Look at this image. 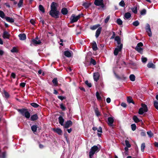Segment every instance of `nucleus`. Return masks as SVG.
<instances>
[{
	"label": "nucleus",
	"mask_w": 158,
	"mask_h": 158,
	"mask_svg": "<svg viewBox=\"0 0 158 158\" xmlns=\"http://www.w3.org/2000/svg\"><path fill=\"white\" fill-rule=\"evenodd\" d=\"M100 150V148L97 146H94L90 149L89 152V157L92 158L95 152H98Z\"/></svg>",
	"instance_id": "obj_1"
},
{
	"label": "nucleus",
	"mask_w": 158,
	"mask_h": 158,
	"mask_svg": "<svg viewBox=\"0 0 158 158\" xmlns=\"http://www.w3.org/2000/svg\"><path fill=\"white\" fill-rule=\"evenodd\" d=\"M141 106L142 107L139 109V114H142L148 111L147 107L145 104L142 103Z\"/></svg>",
	"instance_id": "obj_2"
},
{
	"label": "nucleus",
	"mask_w": 158,
	"mask_h": 158,
	"mask_svg": "<svg viewBox=\"0 0 158 158\" xmlns=\"http://www.w3.org/2000/svg\"><path fill=\"white\" fill-rule=\"evenodd\" d=\"M81 17V15H79L77 16H75L74 14L72 15L70 18V23H74L77 21L78 19Z\"/></svg>",
	"instance_id": "obj_3"
},
{
	"label": "nucleus",
	"mask_w": 158,
	"mask_h": 158,
	"mask_svg": "<svg viewBox=\"0 0 158 158\" xmlns=\"http://www.w3.org/2000/svg\"><path fill=\"white\" fill-rule=\"evenodd\" d=\"M59 11L57 10H51L49 14L52 17L55 18H58L59 17Z\"/></svg>",
	"instance_id": "obj_4"
},
{
	"label": "nucleus",
	"mask_w": 158,
	"mask_h": 158,
	"mask_svg": "<svg viewBox=\"0 0 158 158\" xmlns=\"http://www.w3.org/2000/svg\"><path fill=\"white\" fill-rule=\"evenodd\" d=\"M143 45V44L141 42L138 43L135 48V49L139 53L142 54L143 49L141 48V47H142Z\"/></svg>",
	"instance_id": "obj_5"
},
{
	"label": "nucleus",
	"mask_w": 158,
	"mask_h": 158,
	"mask_svg": "<svg viewBox=\"0 0 158 158\" xmlns=\"http://www.w3.org/2000/svg\"><path fill=\"white\" fill-rule=\"evenodd\" d=\"M123 48V45L118 46L115 48L114 51V54L115 56H117L118 52H121Z\"/></svg>",
	"instance_id": "obj_6"
},
{
	"label": "nucleus",
	"mask_w": 158,
	"mask_h": 158,
	"mask_svg": "<svg viewBox=\"0 0 158 158\" xmlns=\"http://www.w3.org/2000/svg\"><path fill=\"white\" fill-rule=\"evenodd\" d=\"M145 30L146 32L148 33V35L150 37L152 36V33L151 31L150 26L148 23H147L146 24V26L145 27Z\"/></svg>",
	"instance_id": "obj_7"
},
{
	"label": "nucleus",
	"mask_w": 158,
	"mask_h": 158,
	"mask_svg": "<svg viewBox=\"0 0 158 158\" xmlns=\"http://www.w3.org/2000/svg\"><path fill=\"white\" fill-rule=\"evenodd\" d=\"M103 0H95L94 2V4L97 6H101V7L103 8L104 5L103 3Z\"/></svg>",
	"instance_id": "obj_8"
},
{
	"label": "nucleus",
	"mask_w": 158,
	"mask_h": 158,
	"mask_svg": "<svg viewBox=\"0 0 158 158\" xmlns=\"http://www.w3.org/2000/svg\"><path fill=\"white\" fill-rule=\"evenodd\" d=\"M100 75L98 72L94 73L93 74V77L94 81H97L99 79Z\"/></svg>",
	"instance_id": "obj_9"
},
{
	"label": "nucleus",
	"mask_w": 158,
	"mask_h": 158,
	"mask_svg": "<svg viewBox=\"0 0 158 158\" xmlns=\"http://www.w3.org/2000/svg\"><path fill=\"white\" fill-rule=\"evenodd\" d=\"M10 35L6 31H4L3 33L2 37L4 39H9Z\"/></svg>",
	"instance_id": "obj_10"
},
{
	"label": "nucleus",
	"mask_w": 158,
	"mask_h": 158,
	"mask_svg": "<svg viewBox=\"0 0 158 158\" xmlns=\"http://www.w3.org/2000/svg\"><path fill=\"white\" fill-rule=\"evenodd\" d=\"M108 125L110 126H112L114 121V118L112 117H109L108 118Z\"/></svg>",
	"instance_id": "obj_11"
},
{
	"label": "nucleus",
	"mask_w": 158,
	"mask_h": 158,
	"mask_svg": "<svg viewBox=\"0 0 158 158\" xmlns=\"http://www.w3.org/2000/svg\"><path fill=\"white\" fill-rule=\"evenodd\" d=\"M64 55L68 57H71L73 54V52L72 51H65L64 52Z\"/></svg>",
	"instance_id": "obj_12"
},
{
	"label": "nucleus",
	"mask_w": 158,
	"mask_h": 158,
	"mask_svg": "<svg viewBox=\"0 0 158 158\" xmlns=\"http://www.w3.org/2000/svg\"><path fill=\"white\" fill-rule=\"evenodd\" d=\"M32 41L34 44L35 45L39 44L41 43V41L38 40L37 37H36L35 39H33Z\"/></svg>",
	"instance_id": "obj_13"
},
{
	"label": "nucleus",
	"mask_w": 158,
	"mask_h": 158,
	"mask_svg": "<svg viewBox=\"0 0 158 158\" xmlns=\"http://www.w3.org/2000/svg\"><path fill=\"white\" fill-rule=\"evenodd\" d=\"M27 110L25 109H17V110L23 116H24Z\"/></svg>",
	"instance_id": "obj_14"
},
{
	"label": "nucleus",
	"mask_w": 158,
	"mask_h": 158,
	"mask_svg": "<svg viewBox=\"0 0 158 158\" xmlns=\"http://www.w3.org/2000/svg\"><path fill=\"white\" fill-rule=\"evenodd\" d=\"M19 37L20 40H23L26 38V35L24 33H21L19 35Z\"/></svg>",
	"instance_id": "obj_15"
},
{
	"label": "nucleus",
	"mask_w": 158,
	"mask_h": 158,
	"mask_svg": "<svg viewBox=\"0 0 158 158\" xmlns=\"http://www.w3.org/2000/svg\"><path fill=\"white\" fill-rule=\"evenodd\" d=\"M72 124V122L70 120L68 121L65 123L64 127L68 128L71 126Z\"/></svg>",
	"instance_id": "obj_16"
},
{
	"label": "nucleus",
	"mask_w": 158,
	"mask_h": 158,
	"mask_svg": "<svg viewBox=\"0 0 158 158\" xmlns=\"http://www.w3.org/2000/svg\"><path fill=\"white\" fill-rule=\"evenodd\" d=\"M53 130L59 135H61L62 134V131L61 129L59 128L56 129L54 128L53 129Z\"/></svg>",
	"instance_id": "obj_17"
},
{
	"label": "nucleus",
	"mask_w": 158,
	"mask_h": 158,
	"mask_svg": "<svg viewBox=\"0 0 158 158\" xmlns=\"http://www.w3.org/2000/svg\"><path fill=\"white\" fill-rule=\"evenodd\" d=\"M102 30V27H100L98 28V29L97 30L96 34H95V36L96 38H98L99 35L100 34L101 31Z\"/></svg>",
	"instance_id": "obj_18"
},
{
	"label": "nucleus",
	"mask_w": 158,
	"mask_h": 158,
	"mask_svg": "<svg viewBox=\"0 0 158 158\" xmlns=\"http://www.w3.org/2000/svg\"><path fill=\"white\" fill-rule=\"evenodd\" d=\"M5 19L7 22L10 23H13L15 21L14 19L8 17H6Z\"/></svg>",
	"instance_id": "obj_19"
},
{
	"label": "nucleus",
	"mask_w": 158,
	"mask_h": 158,
	"mask_svg": "<svg viewBox=\"0 0 158 158\" xmlns=\"http://www.w3.org/2000/svg\"><path fill=\"white\" fill-rule=\"evenodd\" d=\"M59 122L60 125L62 126L64 125V120L62 117L60 116L58 118Z\"/></svg>",
	"instance_id": "obj_20"
},
{
	"label": "nucleus",
	"mask_w": 158,
	"mask_h": 158,
	"mask_svg": "<svg viewBox=\"0 0 158 158\" xmlns=\"http://www.w3.org/2000/svg\"><path fill=\"white\" fill-rule=\"evenodd\" d=\"M92 48L94 51H96L98 49L96 43L95 42H93V43Z\"/></svg>",
	"instance_id": "obj_21"
},
{
	"label": "nucleus",
	"mask_w": 158,
	"mask_h": 158,
	"mask_svg": "<svg viewBox=\"0 0 158 158\" xmlns=\"http://www.w3.org/2000/svg\"><path fill=\"white\" fill-rule=\"evenodd\" d=\"M61 12L63 15H66L67 14L68 11L66 8H64L62 9Z\"/></svg>",
	"instance_id": "obj_22"
},
{
	"label": "nucleus",
	"mask_w": 158,
	"mask_h": 158,
	"mask_svg": "<svg viewBox=\"0 0 158 158\" xmlns=\"http://www.w3.org/2000/svg\"><path fill=\"white\" fill-rule=\"evenodd\" d=\"M147 67L148 68H152L154 69L155 68V65L152 63H149L147 64Z\"/></svg>",
	"instance_id": "obj_23"
},
{
	"label": "nucleus",
	"mask_w": 158,
	"mask_h": 158,
	"mask_svg": "<svg viewBox=\"0 0 158 158\" xmlns=\"http://www.w3.org/2000/svg\"><path fill=\"white\" fill-rule=\"evenodd\" d=\"M124 16L125 19H128L131 17V14L130 13L127 12L125 14Z\"/></svg>",
	"instance_id": "obj_24"
},
{
	"label": "nucleus",
	"mask_w": 158,
	"mask_h": 158,
	"mask_svg": "<svg viewBox=\"0 0 158 158\" xmlns=\"http://www.w3.org/2000/svg\"><path fill=\"white\" fill-rule=\"evenodd\" d=\"M38 117L37 115L36 114L32 115L31 117V120L34 121L38 119Z\"/></svg>",
	"instance_id": "obj_25"
},
{
	"label": "nucleus",
	"mask_w": 158,
	"mask_h": 158,
	"mask_svg": "<svg viewBox=\"0 0 158 158\" xmlns=\"http://www.w3.org/2000/svg\"><path fill=\"white\" fill-rule=\"evenodd\" d=\"M100 25L99 24H96L92 26H91L90 28L92 30H95L97 29L99 26Z\"/></svg>",
	"instance_id": "obj_26"
},
{
	"label": "nucleus",
	"mask_w": 158,
	"mask_h": 158,
	"mask_svg": "<svg viewBox=\"0 0 158 158\" xmlns=\"http://www.w3.org/2000/svg\"><path fill=\"white\" fill-rule=\"evenodd\" d=\"M127 100L129 103H132L134 104V102H133L132 98L131 97H127Z\"/></svg>",
	"instance_id": "obj_27"
},
{
	"label": "nucleus",
	"mask_w": 158,
	"mask_h": 158,
	"mask_svg": "<svg viewBox=\"0 0 158 158\" xmlns=\"http://www.w3.org/2000/svg\"><path fill=\"white\" fill-rule=\"evenodd\" d=\"M55 3L54 2H52L51 4V10H57L55 6Z\"/></svg>",
	"instance_id": "obj_28"
},
{
	"label": "nucleus",
	"mask_w": 158,
	"mask_h": 158,
	"mask_svg": "<svg viewBox=\"0 0 158 158\" xmlns=\"http://www.w3.org/2000/svg\"><path fill=\"white\" fill-rule=\"evenodd\" d=\"M37 129V127L35 125H33L31 127V129L34 133L36 132Z\"/></svg>",
	"instance_id": "obj_29"
},
{
	"label": "nucleus",
	"mask_w": 158,
	"mask_h": 158,
	"mask_svg": "<svg viewBox=\"0 0 158 158\" xmlns=\"http://www.w3.org/2000/svg\"><path fill=\"white\" fill-rule=\"evenodd\" d=\"M133 118L134 121L135 123H138L140 122V120L135 115L133 116Z\"/></svg>",
	"instance_id": "obj_30"
},
{
	"label": "nucleus",
	"mask_w": 158,
	"mask_h": 158,
	"mask_svg": "<svg viewBox=\"0 0 158 158\" xmlns=\"http://www.w3.org/2000/svg\"><path fill=\"white\" fill-rule=\"evenodd\" d=\"M98 133H98V135L99 137H100L101 135V133L102 132V128L101 127H99L98 129L97 130Z\"/></svg>",
	"instance_id": "obj_31"
},
{
	"label": "nucleus",
	"mask_w": 158,
	"mask_h": 158,
	"mask_svg": "<svg viewBox=\"0 0 158 158\" xmlns=\"http://www.w3.org/2000/svg\"><path fill=\"white\" fill-rule=\"evenodd\" d=\"M27 118H29L30 116V113L27 111V110L26 111L24 116Z\"/></svg>",
	"instance_id": "obj_32"
},
{
	"label": "nucleus",
	"mask_w": 158,
	"mask_h": 158,
	"mask_svg": "<svg viewBox=\"0 0 158 158\" xmlns=\"http://www.w3.org/2000/svg\"><path fill=\"white\" fill-rule=\"evenodd\" d=\"M52 82L54 84V85L56 86L58 85V81L57 78H54L52 81Z\"/></svg>",
	"instance_id": "obj_33"
},
{
	"label": "nucleus",
	"mask_w": 158,
	"mask_h": 158,
	"mask_svg": "<svg viewBox=\"0 0 158 158\" xmlns=\"http://www.w3.org/2000/svg\"><path fill=\"white\" fill-rule=\"evenodd\" d=\"M23 0H19L18 4V6L19 8L21 7L23 5Z\"/></svg>",
	"instance_id": "obj_34"
},
{
	"label": "nucleus",
	"mask_w": 158,
	"mask_h": 158,
	"mask_svg": "<svg viewBox=\"0 0 158 158\" xmlns=\"http://www.w3.org/2000/svg\"><path fill=\"white\" fill-rule=\"evenodd\" d=\"M129 78L131 81H134L135 80V77L133 74H131Z\"/></svg>",
	"instance_id": "obj_35"
},
{
	"label": "nucleus",
	"mask_w": 158,
	"mask_h": 158,
	"mask_svg": "<svg viewBox=\"0 0 158 158\" xmlns=\"http://www.w3.org/2000/svg\"><path fill=\"white\" fill-rule=\"evenodd\" d=\"M39 9L42 13H44L45 12L44 7L41 5L39 6Z\"/></svg>",
	"instance_id": "obj_36"
},
{
	"label": "nucleus",
	"mask_w": 158,
	"mask_h": 158,
	"mask_svg": "<svg viewBox=\"0 0 158 158\" xmlns=\"http://www.w3.org/2000/svg\"><path fill=\"white\" fill-rule=\"evenodd\" d=\"M147 134L150 138L152 137L153 136V134L151 131H147Z\"/></svg>",
	"instance_id": "obj_37"
},
{
	"label": "nucleus",
	"mask_w": 158,
	"mask_h": 158,
	"mask_svg": "<svg viewBox=\"0 0 158 158\" xmlns=\"http://www.w3.org/2000/svg\"><path fill=\"white\" fill-rule=\"evenodd\" d=\"M145 148V144L144 143H143L141 146V151L142 152H143Z\"/></svg>",
	"instance_id": "obj_38"
},
{
	"label": "nucleus",
	"mask_w": 158,
	"mask_h": 158,
	"mask_svg": "<svg viewBox=\"0 0 158 158\" xmlns=\"http://www.w3.org/2000/svg\"><path fill=\"white\" fill-rule=\"evenodd\" d=\"M0 16L2 19H5V18L6 17H5V15L4 13L1 10H0Z\"/></svg>",
	"instance_id": "obj_39"
},
{
	"label": "nucleus",
	"mask_w": 158,
	"mask_h": 158,
	"mask_svg": "<svg viewBox=\"0 0 158 158\" xmlns=\"http://www.w3.org/2000/svg\"><path fill=\"white\" fill-rule=\"evenodd\" d=\"M11 52H18V50L15 47H13L12 49L11 50Z\"/></svg>",
	"instance_id": "obj_40"
},
{
	"label": "nucleus",
	"mask_w": 158,
	"mask_h": 158,
	"mask_svg": "<svg viewBox=\"0 0 158 158\" xmlns=\"http://www.w3.org/2000/svg\"><path fill=\"white\" fill-rule=\"evenodd\" d=\"M60 108L62 110H65L66 109V108L62 103L60 104Z\"/></svg>",
	"instance_id": "obj_41"
},
{
	"label": "nucleus",
	"mask_w": 158,
	"mask_h": 158,
	"mask_svg": "<svg viewBox=\"0 0 158 158\" xmlns=\"http://www.w3.org/2000/svg\"><path fill=\"white\" fill-rule=\"evenodd\" d=\"M133 25L135 26H137L139 25V23L137 20L134 22L132 23Z\"/></svg>",
	"instance_id": "obj_42"
},
{
	"label": "nucleus",
	"mask_w": 158,
	"mask_h": 158,
	"mask_svg": "<svg viewBox=\"0 0 158 158\" xmlns=\"http://www.w3.org/2000/svg\"><path fill=\"white\" fill-rule=\"evenodd\" d=\"M131 127L132 130L133 131H134L135 130L136 128V126L135 124H133L131 125Z\"/></svg>",
	"instance_id": "obj_43"
},
{
	"label": "nucleus",
	"mask_w": 158,
	"mask_h": 158,
	"mask_svg": "<svg viewBox=\"0 0 158 158\" xmlns=\"http://www.w3.org/2000/svg\"><path fill=\"white\" fill-rule=\"evenodd\" d=\"M117 23L118 24L121 25L122 24V21L119 19H118L117 20Z\"/></svg>",
	"instance_id": "obj_44"
},
{
	"label": "nucleus",
	"mask_w": 158,
	"mask_h": 158,
	"mask_svg": "<svg viewBox=\"0 0 158 158\" xmlns=\"http://www.w3.org/2000/svg\"><path fill=\"white\" fill-rule=\"evenodd\" d=\"M31 106L35 108H37L38 107L39 105L37 103H32L31 104Z\"/></svg>",
	"instance_id": "obj_45"
},
{
	"label": "nucleus",
	"mask_w": 158,
	"mask_h": 158,
	"mask_svg": "<svg viewBox=\"0 0 158 158\" xmlns=\"http://www.w3.org/2000/svg\"><path fill=\"white\" fill-rule=\"evenodd\" d=\"M96 96L98 100H100L101 99V98L100 96V95L98 92H97L96 93Z\"/></svg>",
	"instance_id": "obj_46"
},
{
	"label": "nucleus",
	"mask_w": 158,
	"mask_h": 158,
	"mask_svg": "<svg viewBox=\"0 0 158 158\" xmlns=\"http://www.w3.org/2000/svg\"><path fill=\"white\" fill-rule=\"evenodd\" d=\"M119 5L120 6L122 7H124L125 6V3L123 0H122L119 3Z\"/></svg>",
	"instance_id": "obj_47"
},
{
	"label": "nucleus",
	"mask_w": 158,
	"mask_h": 158,
	"mask_svg": "<svg viewBox=\"0 0 158 158\" xmlns=\"http://www.w3.org/2000/svg\"><path fill=\"white\" fill-rule=\"evenodd\" d=\"M6 155V153L5 152H3L0 155V158H5Z\"/></svg>",
	"instance_id": "obj_48"
},
{
	"label": "nucleus",
	"mask_w": 158,
	"mask_h": 158,
	"mask_svg": "<svg viewBox=\"0 0 158 158\" xmlns=\"http://www.w3.org/2000/svg\"><path fill=\"white\" fill-rule=\"evenodd\" d=\"M126 145L127 146L126 147H130L131 146V145L130 144L129 141L127 140H126L125 141Z\"/></svg>",
	"instance_id": "obj_49"
},
{
	"label": "nucleus",
	"mask_w": 158,
	"mask_h": 158,
	"mask_svg": "<svg viewBox=\"0 0 158 158\" xmlns=\"http://www.w3.org/2000/svg\"><path fill=\"white\" fill-rule=\"evenodd\" d=\"M85 83L86 85L89 87H91L92 85L91 83H89L88 81H86Z\"/></svg>",
	"instance_id": "obj_50"
},
{
	"label": "nucleus",
	"mask_w": 158,
	"mask_h": 158,
	"mask_svg": "<svg viewBox=\"0 0 158 158\" xmlns=\"http://www.w3.org/2000/svg\"><path fill=\"white\" fill-rule=\"evenodd\" d=\"M154 105L155 107L158 110V102L156 101L155 102Z\"/></svg>",
	"instance_id": "obj_51"
},
{
	"label": "nucleus",
	"mask_w": 158,
	"mask_h": 158,
	"mask_svg": "<svg viewBox=\"0 0 158 158\" xmlns=\"http://www.w3.org/2000/svg\"><path fill=\"white\" fill-rule=\"evenodd\" d=\"M115 40L117 42L121 41V39L118 36H116L115 38Z\"/></svg>",
	"instance_id": "obj_52"
},
{
	"label": "nucleus",
	"mask_w": 158,
	"mask_h": 158,
	"mask_svg": "<svg viewBox=\"0 0 158 158\" xmlns=\"http://www.w3.org/2000/svg\"><path fill=\"white\" fill-rule=\"evenodd\" d=\"M115 40L117 42L121 41V39L118 36H116L115 38Z\"/></svg>",
	"instance_id": "obj_53"
},
{
	"label": "nucleus",
	"mask_w": 158,
	"mask_h": 158,
	"mask_svg": "<svg viewBox=\"0 0 158 158\" xmlns=\"http://www.w3.org/2000/svg\"><path fill=\"white\" fill-rule=\"evenodd\" d=\"M90 63L93 64L94 65H95L96 64V61L92 58L91 59Z\"/></svg>",
	"instance_id": "obj_54"
},
{
	"label": "nucleus",
	"mask_w": 158,
	"mask_h": 158,
	"mask_svg": "<svg viewBox=\"0 0 158 158\" xmlns=\"http://www.w3.org/2000/svg\"><path fill=\"white\" fill-rule=\"evenodd\" d=\"M4 93L5 97L6 98H8L9 97V94L6 91H4Z\"/></svg>",
	"instance_id": "obj_55"
},
{
	"label": "nucleus",
	"mask_w": 158,
	"mask_h": 158,
	"mask_svg": "<svg viewBox=\"0 0 158 158\" xmlns=\"http://www.w3.org/2000/svg\"><path fill=\"white\" fill-rule=\"evenodd\" d=\"M58 98L59 99H60L61 100L64 99L66 98V97L61 96H58Z\"/></svg>",
	"instance_id": "obj_56"
},
{
	"label": "nucleus",
	"mask_w": 158,
	"mask_h": 158,
	"mask_svg": "<svg viewBox=\"0 0 158 158\" xmlns=\"http://www.w3.org/2000/svg\"><path fill=\"white\" fill-rule=\"evenodd\" d=\"M146 10L145 9H143L141 11V15H144L146 14Z\"/></svg>",
	"instance_id": "obj_57"
},
{
	"label": "nucleus",
	"mask_w": 158,
	"mask_h": 158,
	"mask_svg": "<svg viewBox=\"0 0 158 158\" xmlns=\"http://www.w3.org/2000/svg\"><path fill=\"white\" fill-rule=\"evenodd\" d=\"M142 61L143 63H146L147 60V59L146 57H142Z\"/></svg>",
	"instance_id": "obj_58"
},
{
	"label": "nucleus",
	"mask_w": 158,
	"mask_h": 158,
	"mask_svg": "<svg viewBox=\"0 0 158 158\" xmlns=\"http://www.w3.org/2000/svg\"><path fill=\"white\" fill-rule=\"evenodd\" d=\"M110 18V16H107V17L106 18V19L105 20V23H106L108 22Z\"/></svg>",
	"instance_id": "obj_59"
},
{
	"label": "nucleus",
	"mask_w": 158,
	"mask_h": 158,
	"mask_svg": "<svg viewBox=\"0 0 158 158\" xmlns=\"http://www.w3.org/2000/svg\"><path fill=\"white\" fill-rule=\"evenodd\" d=\"M95 110V114L97 116H98L100 115L99 112L97 109H96Z\"/></svg>",
	"instance_id": "obj_60"
},
{
	"label": "nucleus",
	"mask_w": 158,
	"mask_h": 158,
	"mask_svg": "<svg viewBox=\"0 0 158 158\" xmlns=\"http://www.w3.org/2000/svg\"><path fill=\"white\" fill-rule=\"evenodd\" d=\"M132 12L135 14H136L137 13V10L136 8H133L132 9Z\"/></svg>",
	"instance_id": "obj_61"
},
{
	"label": "nucleus",
	"mask_w": 158,
	"mask_h": 158,
	"mask_svg": "<svg viewBox=\"0 0 158 158\" xmlns=\"http://www.w3.org/2000/svg\"><path fill=\"white\" fill-rule=\"evenodd\" d=\"M25 83L24 82H22L20 84V86L22 87H24L25 86Z\"/></svg>",
	"instance_id": "obj_62"
},
{
	"label": "nucleus",
	"mask_w": 158,
	"mask_h": 158,
	"mask_svg": "<svg viewBox=\"0 0 158 158\" xmlns=\"http://www.w3.org/2000/svg\"><path fill=\"white\" fill-rule=\"evenodd\" d=\"M140 135L142 136H145L146 135V133L145 132L142 131L140 133Z\"/></svg>",
	"instance_id": "obj_63"
},
{
	"label": "nucleus",
	"mask_w": 158,
	"mask_h": 158,
	"mask_svg": "<svg viewBox=\"0 0 158 158\" xmlns=\"http://www.w3.org/2000/svg\"><path fill=\"white\" fill-rule=\"evenodd\" d=\"M15 74L14 73H12L11 74V77H13L14 78H15Z\"/></svg>",
	"instance_id": "obj_64"
}]
</instances>
